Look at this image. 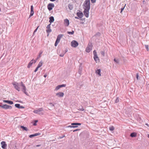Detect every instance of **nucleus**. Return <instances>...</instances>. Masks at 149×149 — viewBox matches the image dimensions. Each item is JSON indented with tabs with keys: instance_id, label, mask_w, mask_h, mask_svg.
<instances>
[{
	"instance_id": "1",
	"label": "nucleus",
	"mask_w": 149,
	"mask_h": 149,
	"mask_svg": "<svg viewBox=\"0 0 149 149\" xmlns=\"http://www.w3.org/2000/svg\"><path fill=\"white\" fill-rule=\"evenodd\" d=\"M13 85L15 88L18 91H19L20 89L19 86H21L22 87V91L26 95H28V93L26 92V88L22 82L21 81L20 83L15 82L13 83Z\"/></svg>"
},
{
	"instance_id": "2",
	"label": "nucleus",
	"mask_w": 149,
	"mask_h": 149,
	"mask_svg": "<svg viewBox=\"0 0 149 149\" xmlns=\"http://www.w3.org/2000/svg\"><path fill=\"white\" fill-rule=\"evenodd\" d=\"M84 9H90V0H85L83 5Z\"/></svg>"
},
{
	"instance_id": "3",
	"label": "nucleus",
	"mask_w": 149,
	"mask_h": 149,
	"mask_svg": "<svg viewBox=\"0 0 149 149\" xmlns=\"http://www.w3.org/2000/svg\"><path fill=\"white\" fill-rule=\"evenodd\" d=\"M43 109V108H41L38 109L37 110H34L33 112L36 114H38L40 115H42L43 114V112L42 111Z\"/></svg>"
},
{
	"instance_id": "4",
	"label": "nucleus",
	"mask_w": 149,
	"mask_h": 149,
	"mask_svg": "<svg viewBox=\"0 0 149 149\" xmlns=\"http://www.w3.org/2000/svg\"><path fill=\"white\" fill-rule=\"evenodd\" d=\"M92 47L93 45L92 44L89 43L86 49V52L88 53L89 52L92 50Z\"/></svg>"
},
{
	"instance_id": "5",
	"label": "nucleus",
	"mask_w": 149,
	"mask_h": 149,
	"mask_svg": "<svg viewBox=\"0 0 149 149\" xmlns=\"http://www.w3.org/2000/svg\"><path fill=\"white\" fill-rule=\"evenodd\" d=\"M81 124L79 123H71V125H69L68 127L71 128H76L78 127L77 125H80Z\"/></svg>"
},
{
	"instance_id": "6",
	"label": "nucleus",
	"mask_w": 149,
	"mask_h": 149,
	"mask_svg": "<svg viewBox=\"0 0 149 149\" xmlns=\"http://www.w3.org/2000/svg\"><path fill=\"white\" fill-rule=\"evenodd\" d=\"M0 107H1L2 108L5 109H11L12 108V107L11 106L6 104L0 105Z\"/></svg>"
},
{
	"instance_id": "7",
	"label": "nucleus",
	"mask_w": 149,
	"mask_h": 149,
	"mask_svg": "<svg viewBox=\"0 0 149 149\" xmlns=\"http://www.w3.org/2000/svg\"><path fill=\"white\" fill-rule=\"evenodd\" d=\"M71 46L73 47H76L78 45V43L75 40H73L71 43Z\"/></svg>"
},
{
	"instance_id": "8",
	"label": "nucleus",
	"mask_w": 149,
	"mask_h": 149,
	"mask_svg": "<svg viewBox=\"0 0 149 149\" xmlns=\"http://www.w3.org/2000/svg\"><path fill=\"white\" fill-rule=\"evenodd\" d=\"M93 54H94V58L95 61L97 62L99 61L98 57L97 56V52L95 50L93 51Z\"/></svg>"
},
{
	"instance_id": "9",
	"label": "nucleus",
	"mask_w": 149,
	"mask_h": 149,
	"mask_svg": "<svg viewBox=\"0 0 149 149\" xmlns=\"http://www.w3.org/2000/svg\"><path fill=\"white\" fill-rule=\"evenodd\" d=\"M83 11L85 16L86 17H88L89 15V10L90 9H84Z\"/></svg>"
},
{
	"instance_id": "10",
	"label": "nucleus",
	"mask_w": 149,
	"mask_h": 149,
	"mask_svg": "<svg viewBox=\"0 0 149 149\" xmlns=\"http://www.w3.org/2000/svg\"><path fill=\"white\" fill-rule=\"evenodd\" d=\"M54 6V4L53 3H50L47 5V8L49 11L51 10Z\"/></svg>"
},
{
	"instance_id": "11",
	"label": "nucleus",
	"mask_w": 149,
	"mask_h": 149,
	"mask_svg": "<svg viewBox=\"0 0 149 149\" xmlns=\"http://www.w3.org/2000/svg\"><path fill=\"white\" fill-rule=\"evenodd\" d=\"M1 147L3 149H6L7 145L5 141H3L1 142Z\"/></svg>"
},
{
	"instance_id": "12",
	"label": "nucleus",
	"mask_w": 149,
	"mask_h": 149,
	"mask_svg": "<svg viewBox=\"0 0 149 149\" xmlns=\"http://www.w3.org/2000/svg\"><path fill=\"white\" fill-rule=\"evenodd\" d=\"M34 13L33 7V5H31V13L29 15V18H30L31 16H32L33 15Z\"/></svg>"
},
{
	"instance_id": "13",
	"label": "nucleus",
	"mask_w": 149,
	"mask_h": 149,
	"mask_svg": "<svg viewBox=\"0 0 149 149\" xmlns=\"http://www.w3.org/2000/svg\"><path fill=\"white\" fill-rule=\"evenodd\" d=\"M56 95L58 97H62L64 95V93L62 92H59L56 94Z\"/></svg>"
},
{
	"instance_id": "14",
	"label": "nucleus",
	"mask_w": 149,
	"mask_h": 149,
	"mask_svg": "<svg viewBox=\"0 0 149 149\" xmlns=\"http://www.w3.org/2000/svg\"><path fill=\"white\" fill-rule=\"evenodd\" d=\"M41 134L40 133H36L30 135L29 136V137L30 138H32L34 136H36L38 135H40Z\"/></svg>"
},
{
	"instance_id": "15",
	"label": "nucleus",
	"mask_w": 149,
	"mask_h": 149,
	"mask_svg": "<svg viewBox=\"0 0 149 149\" xmlns=\"http://www.w3.org/2000/svg\"><path fill=\"white\" fill-rule=\"evenodd\" d=\"M64 22L65 25L66 26H68L69 24V20L67 19H64Z\"/></svg>"
},
{
	"instance_id": "16",
	"label": "nucleus",
	"mask_w": 149,
	"mask_h": 149,
	"mask_svg": "<svg viewBox=\"0 0 149 149\" xmlns=\"http://www.w3.org/2000/svg\"><path fill=\"white\" fill-rule=\"evenodd\" d=\"M101 70L100 69H97V70H95V72L98 76H101Z\"/></svg>"
},
{
	"instance_id": "17",
	"label": "nucleus",
	"mask_w": 149,
	"mask_h": 149,
	"mask_svg": "<svg viewBox=\"0 0 149 149\" xmlns=\"http://www.w3.org/2000/svg\"><path fill=\"white\" fill-rule=\"evenodd\" d=\"M3 102L5 103H7L10 104H12L13 103V102L12 101L10 100H3Z\"/></svg>"
},
{
	"instance_id": "18",
	"label": "nucleus",
	"mask_w": 149,
	"mask_h": 149,
	"mask_svg": "<svg viewBox=\"0 0 149 149\" xmlns=\"http://www.w3.org/2000/svg\"><path fill=\"white\" fill-rule=\"evenodd\" d=\"M137 133L135 132H133L131 133L130 134V136L132 137H135L136 136Z\"/></svg>"
},
{
	"instance_id": "19",
	"label": "nucleus",
	"mask_w": 149,
	"mask_h": 149,
	"mask_svg": "<svg viewBox=\"0 0 149 149\" xmlns=\"http://www.w3.org/2000/svg\"><path fill=\"white\" fill-rule=\"evenodd\" d=\"M36 62V60L33 59L29 63L28 65H32L34 64Z\"/></svg>"
},
{
	"instance_id": "20",
	"label": "nucleus",
	"mask_w": 149,
	"mask_h": 149,
	"mask_svg": "<svg viewBox=\"0 0 149 149\" xmlns=\"http://www.w3.org/2000/svg\"><path fill=\"white\" fill-rule=\"evenodd\" d=\"M77 15L79 18H81L83 16V14L82 13H77Z\"/></svg>"
},
{
	"instance_id": "21",
	"label": "nucleus",
	"mask_w": 149,
	"mask_h": 149,
	"mask_svg": "<svg viewBox=\"0 0 149 149\" xmlns=\"http://www.w3.org/2000/svg\"><path fill=\"white\" fill-rule=\"evenodd\" d=\"M49 22L51 23L53 22H54V18L53 17V16H51L49 18Z\"/></svg>"
},
{
	"instance_id": "22",
	"label": "nucleus",
	"mask_w": 149,
	"mask_h": 149,
	"mask_svg": "<svg viewBox=\"0 0 149 149\" xmlns=\"http://www.w3.org/2000/svg\"><path fill=\"white\" fill-rule=\"evenodd\" d=\"M83 66H79V69L78 70V73L80 74H81V73L82 70L83 69Z\"/></svg>"
},
{
	"instance_id": "23",
	"label": "nucleus",
	"mask_w": 149,
	"mask_h": 149,
	"mask_svg": "<svg viewBox=\"0 0 149 149\" xmlns=\"http://www.w3.org/2000/svg\"><path fill=\"white\" fill-rule=\"evenodd\" d=\"M43 53V51H40L39 53V55L38 56V57L36 58V60H37L38 59L40 58L41 56V55Z\"/></svg>"
},
{
	"instance_id": "24",
	"label": "nucleus",
	"mask_w": 149,
	"mask_h": 149,
	"mask_svg": "<svg viewBox=\"0 0 149 149\" xmlns=\"http://www.w3.org/2000/svg\"><path fill=\"white\" fill-rule=\"evenodd\" d=\"M63 36V34H60L58 35L57 38V39H58L59 40H60L62 38V37Z\"/></svg>"
},
{
	"instance_id": "25",
	"label": "nucleus",
	"mask_w": 149,
	"mask_h": 149,
	"mask_svg": "<svg viewBox=\"0 0 149 149\" xmlns=\"http://www.w3.org/2000/svg\"><path fill=\"white\" fill-rule=\"evenodd\" d=\"M20 128L22 129L23 130H25L26 131L28 130V129L27 127H25L23 126H21Z\"/></svg>"
},
{
	"instance_id": "26",
	"label": "nucleus",
	"mask_w": 149,
	"mask_h": 149,
	"mask_svg": "<svg viewBox=\"0 0 149 149\" xmlns=\"http://www.w3.org/2000/svg\"><path fill=\"white\" fill-rule=\"evenodd\" d=\"M46 31L48 33L47 36L49 35V33L52 31V29H47Z\"/></svg>"
},
{
	"instance_id": "27",
	"label": "nucleus",
	"mask_w": 149,
	"mask_h": 149,
	"mask_svg": "<svg viewBox=\"0 0 149 149\" xmlns=\"http://www.w3.org/2000/svg\"><path fill=\"white\" fill-rule=\"evenodd\" d=\"M60 40L56 39V40L55 42V44H54V45L55 46H56L60 42Z\"/></svg>"
},
{
	"instance_id": "28",
	"label": "nucleus",
	"mask_w": 149,
	"mask_h": 149,
	"mask_svg": "<svg viewBox=\"0 0 149 149\" xmlns=\"http://www.w3.org/2000/svg\"><path fill=\"white\" fill-rule=\"evenodd\" d=\"M68 7L69 9L70 10H72L73 8V6L71 4H69L68 5Z\"/></svg>"
},
{
	"instance_id": "29",
	"label": "nucleus",
	"mask_w": 149,
	"mask_h": 149,
	"mask_svg": "<svg viewBox=\"0 0 149 149\" xmlns=\"http://www.w3.org/2000/svg\"><path fill=\"white\" fill-rule=\"evenodd\" d=\"M78 110L81 111H83L84 110V109L83 108V107L81 106H80L79 107L78 109Z\"/></svg>"
},
{
	"instance_id": "30",
	"label": "nucleus",
	"mask_w": 149,
	"mask_h": 149,
	"mask_svg": "<svg viewBox=\"0 0 149 149\" xmlns=\"http://www.w3.org/2000/svg\"><path fill=\"white\" fill-rule=\"evenodd\" d=\"M114 61L116 64H118L120 61V60L118 59L114 58Z\"/></svg>"
},
{
	"instance_id": "31",
	"label": "nucleus",
	"mask_w": 149,
	"mask_h": 149,
	"mask_svg": "<svg viewBox=\"0 0 149 149\" xmlns=\"http://www.w3.org/2000/svg\"><path fill=\"white\" fill-rule=\"evenodd\" d=\"M20 106V104H16L15 105V107L19 109Z\"/></svg>"
},
{
	"instance_id": "32",
	"label": "nucleus",
	"mask_w": 149,
	"mask_h": 149,
	"mask_svg": "<svg viewBox=\"0 0 149 149\" xmlns=\"http://www.w3.org/2000/svg\"><path fill=\"white\" fill-rule=\"evenodd\" d=\"M74 33V31H72L71 32L68 31L67 32V33L69 34H72V35Z\"/></svg>"
},
{
	"instance_id": "33",
	"label": "nucleus",
	"mask_w": 149,
	"mask_h": 149,
	"mask_svg": "<svg viewBox=\"0 0 149 149\" xmlns=\"http://www.w3.org/2000/svg\"><path fill=\"white\" fill-rule=\"evenodd\" d=\"M59 86L60 88H61L62 87H65L66 86V84H63L61 85H59Z\"/></svg>"
},
{
	"instance_id": "34",
	"label": "nucleus",
	"mask_w": 149,
	"mask_h": 149,
	"mask_svg": "<svg viewBox=\"0 0 149 149\" xmlns=\"http://www.w3.org/2000/svg\"><path fill=\"white\" fill-rule=\"evenodd\" d=\"M38 122V120H36L34 121V122L33 123V125L36 126L37 125V123Z\"/></svg>"
},
{
	"instance_id": "35",
	"label": "nucleus",
	"mask_w": 149,
	"mask_h": 149,
	"mask_svg": "<svg viewBox=\"0 0 149 149\" xmlns=\"http://www.w3.org/2000/svg\"><path fill=\"white\" fill-rule=\"evenodd\" d=\"M41 66H38L36 68L35 70H34V72H36L37 71L38 69Z\"/></svg>"
},
{
	"instance_id": "36",
	"label": "nucleus",
	"mask_w": 149,
	"mask_h": 149,
	"mask_svg": "<svg viewBox=\"0 0 149 149\" xmlns=\"http://www.w3.org/2000/svg\"><path fill=\"white\" fill-rule=\"evenodd\" d=\"M109 130L111 131H113L114 130V127L112 126L111 127H110L109 128Z\"/></svg>"
},
{
	"instance_id": "37",
	"label": "nucleus",
	"mask_w": 149,
	"mask_h": 149,
	"mask_svg": "<svg viewBox=\"0 0 149 149\" xmlns=\"http://www.w3.org/2000/svg\"><path fill=\"white\" fill-rule=\"evenodd\" d=\"M119 102V99L118 97H117L115 100V102L117 103Z\"/></svg>"
},
{
	"instance_id": "38",
	"label": "nucleus",
	"mask_w": 149,
	"mask_h": 149,
	"mask_svg": "<svg viewBox=\"0 0 149 149\" xmlns=\"http://www.w3.org/2000/svg\"><path fill=\"white\" fill-rule=\"evenodd\" d=\"M60 88V87L59 86V85H58L56 87V88H55V90L56 91H57V90H58Z\"/></svg>"
},
{
	"instance_id": "39",
	"label": "nucleus",
	"mask_w": 149,
	"mask_h": 149,
	"mask_svg": "<svg viewBox=\"0 0 149 149\" xmlns=\"http://www.w3.org/2000/svg\"><path fill=\"white\" fill-rule=\"evenodd\" d=\"M126 4H125V6H124L123 7V8H122L121 9V11L120 12V13H121L122 12V11H123V10H124V8H125V7L126 5Z\"/></svg>"
},
{
	"instance_id": "40",
	"label": "nucleus",
	"mask_w": 149,
	"mask_h": 149,
	"mask_svg": "<svg viewBox=\"0 0 149 149\" xmlns=\"http://www.w3.org/2000/svg\"><path fill=\"white\" fill-rule=\"evenodd\" d=\"M51 24V23L48 24L47 27V29H50Z\"/></svg>"
},
{
	"instance_id": "41",
	"label": "nucleus",
	"mask_w": 149,
	"mask_h": 149,
	"mask_svg": "<svg viewBox=\"0 0 149 149\" xmlns=\"http://www.w3.org/2000/svg\"><path fill=\"white\" fill-rule=\"evenodd\" d=\"M64 137H65V136L64 135H63L62 136H59L58 139H62Z\"/></svg>"
},
{
	"instance_id": "42",
	"label": "nucleus",
	"mask_w": 149,
	"mask_h": 149,
	"mask_svg": "<svg viewBox=\"0 0 149 149\" xmlns=\"http://www.w3.org/2000/svg\"><path fill=\"white\" fill-rule=\"evenodd\" d=\"M39 26H38L37 28L35 29V30H34L33 34H34V33H35L36 32L38 29V28L39 27Z\"/></svg>"
},
{
	"instance_id": "43",
	"label": "nucleus",
	"mask_w": 149,
	"mask_h": 149,
	"mask_svg": "<svg viewBox=\"0 0 149 149\" xmlns=\"http://www.w3.org/2000/svg\"><path fill=\"white\" fill-rule=\"evenodd\" d=\"M147 51H148V45H145Z\"/></svg>"
},
{
	"instance_id": "44",
	"label": "nucleus",
	"mask_w": 149,
	"mask_h": 149,
	"mask_svg": "<svg viewBox=\"0 0 149 149\" xmlns=\"http://www.w3.org/2000/svg\"><path fill=\"white\" fill-rule=\"evenodd\" d=\"M136 78L137 80L139 79V75L138 73L136 74Z\"/></svg>"
},
{
	"instance_id": "45",
	"label": "nucleus",
	"mask_w": 149,
	"mask_h": 149,
	"mask_svg": "<svg viewBox=\"0 0 149 149\" xmlns=\"http://www.w3.org/2000/svg\"><path fill=\"white\" fill-rule=\"evenodd\" d=\"M96 0H91V2L93 3H94L96 2Z\"/></svg>"
},
{
	"instance_id": "46",
	"label": "nucleus",
	"mask_w": 149,
	"mask_h": 149,
	"mask_svg": "<svg viewBox=\"0 0 149 149\" xmlns=\"http://www.w3.org/2000/svg\"><path fill=\"white\" fill-rule=\"evenodd\" d=\"M49 104L51 105V106L52 107H54V104H52V103H49Z\"/></svg>"
},
{
	"instance_id": "47",
	"label": "nucleus",
	"mask_w": 149,
	"mask_h": 149,
	"mask_svg": "<svg viewBox=\"0 0 149 149\" xmlns=\"http://www.w3.org/2000/svg\"><path fill=\"white\" fill-rule=\"evenodd\" d=\"M41 146V145H37L34 146V147H39Z\"/></svg>"
},
{
	"instance_id": "48",
	"label": "nucleus",
	"mask_w": 149,
	"mask_h": 149,
	"mask_svg": "<svg viewBox=\"0 0 149 149\" xmlns=\"http://www.w3.org/2000/svg\"><path fill=\"white\" fill-rule=\"evenodd\" d=\"M24 107L22 106H20L19 109H24Z\"/></svg>"
},
{
	"instance_id": "49",
	"label": "nucleus",
	"mask_w": 149,
	"mask_h": 149,
	"mask_svg": "<svg viewBox=\"0 0 149 149\" xmlns=\"http://www.w3.org/2000/svg\"><path fill=\"white\" fill-rule=\"evenodd\" d=\"M80 130V129H76V130H74L73 132H75L76 131H79V130Z\"/></svg>"
},
{
	"instance_id": "50",
	"label": "nucleus",
	"mask_w": 149,
	"mask_h": 149,
	"mask_svg": "<svg viewBox=\"0 0 149 149\" xmlns=\"http://www.w3.org/2000/svg\"><path fill=\"white\" fill-rule=\"evenodd\" d=\"M42 61H40V62L38 65H42Z\"/></svg>"
},
{
	"instance_id": "51",
	"label": "nucleus",
	"mask_w": 149,
	"mask_h": 149,
	"mask_svg": "<svg viewBox=\"0 0 149 149\" xmlns=\"http://www.w3.org/2000/svg\"><path fill=\"white\" fill-rule=\"evenodd\" d=\"M64 55V54H62L60 55V56L61 57H63Z\"/></svg>"
},
{
	"instance_id": "52",
	"label": "nucleus",
	"mask_w": 149,
	"mask_h": 149,
	"mask_svg": "<svg viewBox=\"0 0 149 149\" xmlns=\"http://www.w3.org/2000/svg\"><path fill=\"white\" fill-rule=\"evenodd\" d=\"M79 17H75V19H79Z\"/></svg>"
},
{
	"instance_id": "53",
	"label": "nucleus",
	"mask_w": 149,
	"mask_h": 149,
	"mask_svg": "<svg viewBox=\"0 0 149 149\" xmlns=\"http://www.w3.org/2000/svg\"><path fill=\"white\" fill-rule=\"evenodd\" d=\"M47 76V74H45L44 76V77H45V78H46Z\"/></svg>"
},
{
	"instance_id": "54",
	"label": "nucleus",
	"mask_w": 149,
	"mask_h": 149,
	"mask_svg": "<svg viewBox=\"0 0 149 149\" xmlns=\"http://www.w3.org/2000/svg\"><path fill=\"white\" fill-rule=\"evenodd\" d=\"M145 125L148 126H149V125L147 123H146Z\"/></svg>"
},
{
	"instance_id": "55",
	"label": "nucleus",
	"mask_w": 149,
	"mask_h": 149,
	"mask_svg": "<svg viewBox=\"0 0 149 149\" xmlns=\"http://www.w3.org/2000/svg\"><path fill=\"white\" fill-rule=\"evenodd\" d=\"M101 54H102L103 55H104V52H102L101 53Z\"/></svg>"
},
{
	"instance_id": "56",
	"label": "nucleus",
	"mask_w": 149,
	"mask_h": 149,
	"mask_svg": "<svg viewBox=\"0 0 149 149\" xmlns=\"http://www.w3.org/2000/svg\"><path fill=\"white\" fill-rule=\"evenodd\" d=\"M51 1H55L56 0H50Z\"/></svg>"
},
{
	"instance_id": "57",
	"label": "nucleus",
	"mask_w": 149,
	"mask_h": 149,
	"mask_svg": "<svg viewBox=\"0 0 149 149\" xmlns=\"http://www.w3.org/2000/svg\"><path fill=\"white\" fill-rule=\"evenodd\" d=\"M30 66H27V67L28 68H30Z\"/></svg>"
},
{
	"instance_id": "58",
	"label": "nucleus",
	"mask_w": 149,
	"mask_h": 149,
	"mask_svg": "<svg viewBox=\"0 0 149 149\" xmlns=\"http://www.w3.org/2000/svg\"><path fill=\"white\" fill-rule=\"evenodd\" d=\"M148 138H149V134H148Z\"/></svg>"
},
{
	"instance_id": "59",
	"label": "nucleus",
	"mask_w": 149,
	"mask_h": 149,
	"mask_svg": "<svg viewBox=\"0 0 149 149\" xmlns=\"http://www.w3.org/2000/svg\"><path fill=\"white\" fill-rule=\"evenodd\" d=\"M97 34H98L99 35L100 34V33H98Z\"/></svg>"
}]
</instances>
